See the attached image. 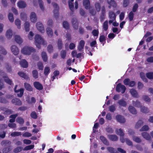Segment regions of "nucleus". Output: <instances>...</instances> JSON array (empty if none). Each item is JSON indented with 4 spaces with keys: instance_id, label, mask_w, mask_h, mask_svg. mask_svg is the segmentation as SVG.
I'll return each mask as SVG.
<instances>
[{
    "instance_id": "1",
    "label": "nucleus",
    "mask_w": 153,
    "mask_h": 153,
    "mask_svg": "<svg viewBox=\"0 0 153 153\" xmlns=\"http://www.w3.org/2000/svg\"><path fill=\"white\" fill-rule=\"evenodd\" d=\"M34 39L36 45L39 48H40V46L39 44H42L43 45H46L47 44L46 42L39 35H36Z\"/></svg>"
},
{
    "instance_id": "2",
    "label": "nucleus",
    "mask_w": 153,
    "mask_h": 153,
    "mask_svg": "<svg viewBox=\"0 0 153 153\" xmlns=\"http://www.w3.org/2000/svg\"><path fill=\"white\" fill-rule=\"evenodd\" d=\"M35 52V50L33 48L28 46L24 47L21 50L22 53L26 55H30L32 53Z\"/></svg>"
},
{
    "instance_id": "3",
    "label": "nucleus",
    "mask_w": 153,
    "mask_h": 153,
    "mask_svg": "<svg viewBox=\"0 0 153 153\" xmlns=\"http://www.w3.org/2000/svg\"><path fill=\"white\" fill-rule=\"evenodd\" d=\"M0 75L2 76V77L4 79L5 81L7 83L10 85L12 84V81L2 71L0 70Z\"/></svg>"
},
{
    "instance_id": "4",
    "label": "nucleus",
    "mask_w": 153,
    "mask_h": 153,
    "mask_svg": "<svg viewBox=\"0 0 153 153\" xmlns=\"http://www.w3.org/2000/svg\"><path fill=\"white\" fill-rule=\"evenodd\" d=\"M116 89L117 91L119 92H121L123 94L125 92L126 90V88L124 85H122L120 83H119L116 86Z\"/></svg>"
},
{
    "instance_id": "5",
    "label": "nucleus",
    "mask_w": 153,
    "mask_h": 153,
    "mask_svg": "<svg viewBox=\"0 0 153 153\" xmlns=\"http://www.w3.org/2000/svg\"><path fill=\"white\" fill-rule=\"evenodd\" d=\"M36 27L38 30L42 33L45 32V29L42 24L40 22H37L36 25Z\"/></svg>"
},
{
    "instance_id": "6",
    "label": "nucleus",
    "mask_w": 153,
    "mask_h": 153,
    "mask_svg": "<svg viewBox=\"0 0 153 153\" xmlns=\"http://www.w3.org/2000/svg\"><path fill=\"white\" fill-rule=\"evenodd\" d=\"M109 16L110 19L109 21V23L110 24H111L115 20L116 15L114 12L110 11L109 14Z\"/></svg>"
},
{
    "instance_id": "7",
    "label": "nucleus",
    "mask_w": 153,
    "mask_h": 153,
    "mask_svg": "<svg viewBox=\"0 0 153 153\" xmlns=\"http://www.w3.org/2000/svg\"><path fill=\"white\" fill-rule=\"evenodd\" d=\"M52 4L54 8L53 10L54 16L56 18H58V12L59 9V7L57 4L55 3L52 2Z\"/></svg>"
},
{
    "instance_id": "8",
    "label": "nucleus",
    "mask_w": 153,
    "mask_h": 153,
    "mask_svg": "<svg viewBox=\"0 0 153 153\" xmlns=\"http://www.w3.org/2000/svg\"><path fill=\"white\" fill-rule=\"evenodd\" d=\"M11 50L13 53L15 55H17L19 53V51L18 47L15 45L11 46Z\"/></svg>"
},
{
    "instance_id": "9",
    "label": "nucleus",
    "mask_w": 153,
    "mask_h": 153,
    "mask_svg": "<svg viewBox=\"0 0 153 153\" xmlns=\"http://www.w3.org/2000/svg\"><path fill=\"white\" fill-rule=\"evenodd\" d=\"M30 19L31 21L32 22L35 23L36 21L37 18L36 14L35 13L32 12L31 13Z\"/></svg>"
},
{
    "instance_id": "10",
    "label": "nucleus",
    "mask_w": 153,
    "mask_h": 153,
    "mask_svg": "<svg viewBox=\"0 0 153 153\" xmlns=\"http://www.w3.org/2000/svg\"><path fill=\"white\" fill-rule=\"evenodd\" d=\"M116 119L117 122L120 123H124L126 121V120L124 117L120 115H117L116 116Z\"/></svg>"
},
{
    "instance_id": "11",
    "label": "nucleus",
    "mask_w": 153,
    "mask_h": 153,
    "mask_svg": "<svg viewBox=\"0 0 153 153\" xmlns=\"http://www.w3.org/2000/svg\"><path fill=\"white\" fill-rule=\"evenodd\" d=\"M120 141L122 143L126 142L128 145L131 146L132 145V142L127 138L124 139L123 137H122L120 138Z\"/></svg>"
},
{
    "instance_id": "12",
    "label": "nucleus",
    "mask_w": 153,
    "mask_h": 153,
    "mask_svg": "<svg viewBox=\"0 0 153 153\" xmlns=\"http://www.w3.org/2000/svg\"><path fill=\"white\" fill-rule=\"evenodd\" d=\"M33 85L36 89L39 90H41L43 88L42 85L38 82H34L33 83Z\"/></svg>"
},
{
    "instance_id": "13",
    "label": "nucleus",
    "mask_w": 153,
    "mask_h": 153,
    "mask_svg": "<svg viewBox=\"0 0 153 153\" xmlns=\"http://www.w3.org/2000/svg\"><path fill=\"white\" fill-rule=\"evenodd\" d=\"M17 85H16L14 88V91L16 92L17 93V96L19 97H21L23 95L24 93V90L21 89L19 90H16Z\"/></svg>"
},
{
    "instance_id": "14",
    "label": "nucleus",
    "mask_w": 153,
    "mask_h": 153,
    "mask_svg": "<svg viewBox=\"0 0 153 153\" xmlns=\"http://www.w3.org/2000/svg\"><path fill=\"white\" fill-rule=\"evenodd\" d=\"M11 142L7 140H4L2 141L1 143V145L3 146H7V147L11 146L10 145Z\"/></svg>"
},
{
    "instance_id": "15",
    "label": "nucleus",
    "mask_w": 153,
    "mask_h": 153,
    "mask_svg": "<svg viewBox=\"0 0 153 153\" xmlns=\"http://www.w3.org/2000/svg\"><path fill=\"white\" fill-rule=\"evenodd\" d=\"M83 4L85 9H88L90 8V3L89 0H83Z\"/></svg>"
},
{
    "instance_id": "16",
    "label": "nucleus",
    "mask_w": 153,
    "mask_h": 153,
    "mask_svg": "<svg viewBox=\"0 0 153 153\" xmlns=\"http://www.w3.org/2000/svg\"><path fill=\"white\" fill-rule=\"evenodd\" d=\"M15 40L16 42L19 44H21L23 42L22 39L19 35H16L15 36Z\"/></svg>"
},
{
    "instance_id": "17",
    "label": "nucleus",
    "mask_w": 153,
    "mask_h": 153,
    "mask_svg": "<svg viewBox=\"0 0 153 153\" xmlns=\"http://www.w3.org/2000/svg\"><path fill=\"white\" fill-rule=\"evenodd\" d=\"M85 44V41L83 40H81L80 41L78 46V49L79 51L82 50L84 48Z\"/></svg>"
},
{
    "instance_id": "18",
    "label": "nucleus",
    "mask_w": 153,
    "mask_h": 153,
    "mask_svg": "<svg viewBox=\"0 0 153 153\" xmlns=\"http://www.w3.org/2000/svg\"><path fill=\"white\" fill-rule=\"evenodd\" d=\"M5 35L7 39L11 38L13 35L12 30L10 29L7 30L6 33Z\"/></svg>"
},
{
    "instance_id": "19",
    "label": "nucleus",
    "mask_w": 153,
    "mask_h": 153,
    "mask_svg": "<svg viewBox=\"0 0 153 153\" xmlns=\"http://www.w3.org/2000/svg\"><path fill=\"white\" fill-rule=\"evenodd\" d=\"M12 103L18 105H20L22 104L21 101L19 99L16 98L13 99L12 100Z\"/></svg>"
},
{
    "instance_id": "20",
    "label": "nucleus",
    "mask_w": 153,
    "mask_h": 153,
    "mask_svg": "<svg viewBox=\"0 0 153 153\" xmlns=\"http://www.w3.org/2000/svg\"><path fill=\"white\" fill-rule=\"evenodd\" d=\"M108 137L111 140L113 141H117L118 137L116 135L109 134L108 135Z\"/></svg>"
},
{
    "instance_id": "21",
    "label": "nucleus",
    "mask_w": 153,
    "mask_h": 153,
    "mask_svg": "<svg viewBox=\"0 0 153 153\" xmlns=\"http://www.w3.org/2000/svg\"><path fill=\"white\" fill-rule=\"evenodd\" d=\"M20 65L22 67L24 68L27 67L28 66L27 62L24 59H22L21 61L20 62Z\"/></svg>"
},
{
    "instance_id": "22",
    "label": "nucleus",
    "mask_w": 153,
    "mask_h": 153,
    "mask_svg": "<svg viewBox=\"0 0 153 153\" xmlns=\"http://www.w3.org/2000/svg\"><path fill=\"white\" fill-rule=\"evenodd\" d=\"M142 135L146 139L149 140L151 139V137L149 134L146 132H143L142 133Z\"/></svg>"
},
{
    "instance_id": "23",
    "label": "nucleus",
    "mask_w": 153,
    "mask_h": 153,
    "mask_svg": "<svg viewBox=\"0 0 153 153\" xmlns=\"http://www.w3.org/2000/svg\"><path fill=\"white\" fill-rule=\"evenodd\" d=\"M107 2L110 5L108 6L109 8H111V6L114 7L116 6V4L113 0H107Z\"/></svg>"
},
{
    "instance_id": "24",
    "label": "nucleus",
    "mask_w": 153,
    "mask_h": 153,
    "mask_svg": "<svg viewBox=\"0 0 153 153\" xmlns=\"http://www.w3.org/2000/svg\"><path fill=\"white\" fill-rule=\"evenodd\" d=\"M130 92L131 95L133 97L136 98H138L139 97L137 91L134 89L130 90Z\"/></svg>"
},
{
    "instance_id": "25",
    "label": "nucleus",
    "mask_w": 153,
    "mask_h": 153,
    "mask_svg": "<svg viewBox=\"0 0 153 153\" xmlns=\"http://www.w3.org/2000/svg\"><path fill=\"white\" fill-rule=\"evenodd\" d=\"M132 104L133 105L137 107L141 108L142 106L141 104L138 100H137L136 101H132Z\"/></svg>"
},
{
    "instance_id": "26",
    "label": "nucleus",
    "mask_w": 153,
    "mask_h": 153,
    "mask_svg": "<svg viewBox=\"0 0 153 153\" xmlns=\"http://www.w3.org/2000/svg\"><path fill=\"white\" fill-rule=\"evenodd\" d=\"M46 31L47 33L50 37H51L53 34V31L52 29L50 27H47L46 29Z\"/></svg>"
},
{
    "instance_id": "27",
    "label": "nucleus",
    "mask_w": 153,
    "mask_h": 153,
    "mask_svg": "<svg viewBox=\"0 0 153 153\" xmlns=\"http://www.w3.org/2000/svg\"><path fill=\"white\" fill-rule=\"evenodd\" d=\"M128 109L130 112L133 114H135L137 113V111L135 108L132 106H129Z\"/></svg>"
},
{
    "instance_id": "28",
    "label": "nucleus",
    "mask_w": 153,
    "mask_h": 153,
    "mask_svg": "<svg viewBox=\"0 0 153 153\" xmlns=\"http://www.w3.org/2000/svg\"><path fill=\"white\" fill-rule=\"evenodd\" d=\"M18 5L20 8H25L26 7V4L25 2L22 1H20L18 3Z\"/></svg>"
},
{
    "instance_id": "29",
    "label": "nucleus",
    "mask_w": 153,
    "mask_h": 153,
    "mask_svg": "<svg viewBox=\"0 0 153 153\" xmlns=\"http://www.w3.org/2000/svg\"><path fill=\"white\" fill-rule=\"evenodd\" d=\"M72 22L74 27L75 29H77L78 27V23L75 19H73L72 20Z\"/></svg>"
},
{
    "instance_id": "30",
    "label": "nucleus",
    "mask_w": 153,
    "mask_h": 153,
    "mask_svg": "<svg viewBox=\"0 0 153 153\" xmlns=\"http://www.w3.org/2000/svg\"><path fill=\"white\" fill-rule=\"evenodd\" d=\"M118 103L120 105L123 107H126L127 105L126 102L123 99L119 100L118 101Z\"/></svg>"
},
{
    "instance_id": "31",
    "label": "nucleus",
    "mask_w": 153,
    "mask_h": 153,
    "mask_svg": "<svg viewBox=\"0 0 153 153\" xmlns=\"http://www.w3.org/2000/svg\"><path fill=\"white\" fill-rule=\"evenodd\" d=\"M18 114H16L13 115H12L10 116V119L9 120V122L11 123H13L15 122L16 118L18 116Z\"/></svg>"
},
{
    "instance_id": "32",
    "label": "nucleus",
    "mask_w": 153,
    "mask_h": 153,
    "mask_svg": "<svg viewBox=\"0 0 153 153\" xmlns=\"http://www.w3.org/2000/svg\"><path fill=\"white\" fill-rule=\"evenodd\" d=\"M143 124V122L142 120H138L136 123L135 127L136 128H140Z\"/></svg>"
},
{
    "instance_id": "33",
    "label": "nucleus",
    "mask_w": 153,
    "mask_h": 153,
    "mask_svg": "<svg viewBox=\"0 0 153 153\" xmlns=\"http://www.w3.org/2000/svg\"><path fill=\"white\" fill-rule=\"evenodd\" d=\"M24 86L25 88L29 91H32L33 90L32 88L30 85L27 83H25L24 84Z\"/></svg>"
},
{
    "instance_id": "34",
    "label": "nucleus",
    "mask_w": 153,
    "mask_h": 153,
    "mask_svg": "<svg viewBox=\"0 0 153 153\" xmlns=\"http://www.w3.org/2000/svg\"><path fill=\"white\" fill-rule=\"evenodd\" d=\"M140 111L143 113H148L149 112V109L147 107L144 106H142L140 108Z\"/></svg>"
},
{
    "instance_id": "35",
    "label": "nucleus",
    "mask_w": 153,
    "mask_h": 153,
    "mask_svg": "<svg viewBox=\"0 0 153 153\" xmlns=\"http://www.w3.org/2000/svg\"><path fill=\"white\" fill-rule=\"evenodd\" d=\"M18 75L25 79H27L28 78V76L24 73L20 72L18 73Z\"/></svg>"
},
{
    "instance_id": "36",
    "label": "nucleus",
    "mask_w": 153,
    "mask_h": 153,
    "mask_svg": "<svg viewBox=\"0 0 153 153\" xmlns=\"http://www.w3.org/2000/svg\"><path fill=\"white\" fill-rule=\"evenodd\" d=\"M100 139L102 142L105 145H108L109 143L106 139L103 136H101Z\"/></svg>"
},
{
    "instance_id": "37",
    "label": "nucleus",
    "mask_w": 153,
    "mask_h": 153,
    "mask_svg": "<svg viewBox=\"0 0 153 153\" xmlns=\"http://www.w3.org/2000/svg\"><path fill=\"white\" fill-rule=\"evenodd\" d=\"M116 131L117 134L120 136H123L124 135V134L123 131V130L121 128L117 129Z\"/></svg>"
},
{
    "instance_id": "38",
    "label": "nucleus",
    "mask_w": 153,
    "mask_h": 153,
    "mask_svg": "<svg viewBox=\"0 0 153 153\" xmlns=\"http://www.w3.org/2000/svg\"><path fill=\"white\" fill-rule=\"evenodd\" d=\"M108 28V22L107 21H105L103 24V28L105 31L107 30Z\"/></svg>"
},
{
    "instance_id": "39",
    "label": "nucleus",
    "mask_w": 153,
    "mask_h": 153,
    "mask_svg": "<svg viewBox=\"0 0 153 153\" xmlns=\"http://www.w3.org/2000/svg\"><path fill=\"white\" fill-rule=\"evenodd\" d=\"M15 23L16 26H17V28L19 29L21 28V21L19 19H16L15 21Z\"/></svg>"
},
{
    "instance_id": "40",
    "label": "nucleus",
    "mask_w": 153,
    "mask_h": 153,
    "mask_svg": "<svg viewBox=\"0 0 153 153\" xmlns=\"http://www.w3.org/2000/svg\"><path fill=\"white\" fill-rule=\"evenodd\" d=\"M42 56L44 61L46 62L47 60V56L46 53L43 52L42 53Z\"/></svg>"
},
{
    "instance_id": "41",
    "label": "nucleus",
    "mask_w": 153,
    "mask_h": 153,
    "mask_svg": "<svg viewBox=\"0 0 153 153\" xmlns=\"http://www.w3.org/2000/svg\"><path fill=\"white\" fill-rule=\"evenodd\" d=\"M21 19L23 21H25L27 19V16L25 13H22L20 14Z\"/></svg>"
},
{
    "instance_id": "42",
    "label": "nucleus",
    "mask_w": 153,
    "mask_h": 153,
    "mask_svg": "<svg viewBox=\"0 0 153 153\" xmlns=\"http://www.w3.org/2000/svg\"><path fill=\"white\" fill-rule=\"evenodd\" d=\"M107 149L108 151L111 153H118L116 150L112 147H108Z\"/></svg>"
},
{
    "instance_id": "43",
    "label": "nucleus",
    "mask_w": 153,
    "mask_h": 153,
    "mask_svg": "<svg viewBox=\"0 0 153 153\" xmlns=\"http://www.w3.org/2000/svg\"><path fill=\"white\" fill-rule=\"evenodd\" d=\"M12 150L11 146L5 148L3 149L2 152L4 153H7Z\"/></svg>"
},
{
    "instance_id": "44",
    "label": "nucleus",
    "mask_w": 153,
    "mask_h": 153,
    "mask_svg": "<svg viewBox=\"0 0 153 153\" xmlns=\"http://www.w3.org/2000/svg\"><path fill=\"white\" fill-rule=\"evenodd\" d=\"M133 140L136 143H140L141 141V139L139 137L134 136L132 137Z\"/></svg>"
},
{
    "instance_id": "45",
    "label": "nucleus",
    "mask_w": 153,
    "mask_h": 153,
    "mask_svg": "<svg viewBox=\"0 0 153 153\" xmlns=\"http://www.w3.org/2000/svg\"><path fill=\"white\" fill-rule=\"evenodd\" d=\"M25 28L26 31L29 30L30 23L28 22H26L24 24Z\"/></svg>"
},
{
    "instance_id": "46",
    "label": "nucleus",
    "mask_w": 153,
    "mask_h": 153,
    "mask_svg": "<svg viewBox=\"0 0 153 153\" xmlns=\"http://www.w3.org/2000/svg\"><path fill=\"white\" fill-rule=\"evenodd\" d=\"M143 100L147 102H149L151 101V99L147 95H144L142 97Z\"/></svg>"
},
{
    "instance_id": "47",
    "label": "nucleus",
    "mask_w": 153,
    "mask_h": 153,
    "mask_svg": "<svg viewBox=\"0 0 153 153\" xmlns=\"http://www.w3.org/2000/svg\"><path fill=\"white\" fill-rule=\"evenodd\" d=\"M22 147L19 146L14 149L13 152L15 153H18L21 152L22 150Z\"/></svg>"
},
{
    "instance_id": "48",
    "label": "nucleus",
    "mask_w": 153,
    "mask_h": 153,
    "mask_svg": "<svg viewBox=\"0 0 153 153\" xmlns=\"http://www.w3.org/2000/svg\"><path fill=\"white\" fill-rule=\"evenodd\" d=\"M21 135V133L20 132H14L11 133L10 135L13 137L18 136Z\"/></svg>"
},
{
    "instance_id": "49",
    "label": "nucleus",
    "mask_w": 153,
    "mask_h": 153,
    "mask_svg": "<svg viewBox=\"0 0 153 153\" xmlns=\"http://www.w3.org/2000/svg\"><path fill=\"white\" fill-rule=\"evenodd\" d=\"M50 71V68L48 67H46L44 69V73L45 76L48 75Z\"/></svg>"
},
{
    "instance_id": "50",
    "label": "nucleus",
    "mask_w": 153,
    "mask_h": 153,
    "mask_svg": "<svg viewBox=\"0 0 153 153\" xmlns=\"http://www.w3.org/2000/svg\"><path fill=\"white\" fill-rule=\"evenodd\" d=\"M149 128L148 126L145 125L143 126L140 129V131H147L149 130Z\"/></svg>"
},
{
    "instance_id": "51",
    "label": "nucleus",
    "mask_w": 153,
    "mask_h": 153,
    "mask_svg": "<svg viewBox=\"0 0 153 153\" xmlns=\"http://www.w3.org/2000/svg\"><path fill=\"white\" fill-rule=\"evenodd\" d=\"M16 121L20 124H22L24 123L23 119L21 117H18L16 119Z\"/></svg>"
},
{
    "instance_id": "52",
    "label": "nucleus",
    "mask_w": 153,
    "mask_h": 153,
    "mask_svg": "<svg viewBox=\"0 0 153 153\" xmlns=\"http://www.w3.org/2000/svg\"><path fill=\"white\" fill-rule=\"evenodd\" d=\"M8 18L9 20L11 22H13L14 21L13 15L12 13H10L8 15Z\"/></svg>"
},
{
    "instance_id": "53",
    "label": "nucleus",
    "mask_w": 153,
    "mask_h": 153,
    "mask_svg": "<svg viewBox=\"0 0 153 153\" xmlns=\"http://www.w3.org/2000/svg\"><path fill=\"white\" fill-rule=\"evenodd\" d=\"M38 2L40 9L42 10H44V8L43 7V2L42 0H38Z\"/></svg>"
},
{
    "instance_id": "54",
    "label": "nucleus",
    "mask_w": 153,
    "mask_h": 153,
    "mask_svg": "<svg viewBox=\"0 0 153 153\" xmlns=\"http://www.w3.org/2000/svg\"><path fill=\"white\" fill-rule=\"evenodd\" d=\"M63 27L66 29H68L69 28V25L68 22L67 21H64L63 23Z\"/></svg>"
},
{
    "instance_id": "55",
    "label": "nucleus",
    "mask_w": 153,
    "mask_h": 153,
    "mask_svg": "<svg viewBox=\"0 0 153 153\" xmlns=\"http://www.w3.org/2000/svg\"><path fill=\"white\" fill-rule=\"evenodd\" d=\"M134 14L132 12H131L129 14L128 17L130 21L133 20L134 18Z\"/></svg>"
},
{
    "instance_id": "56",
    "label": "nucleus",
    "mask_w": 153,
    "mask_h": 153,
    "mask_svg": "<svg viewBox=\"0 0 153 153\" xmlns=\"http://www.w3.org/2000/svg\"><path fill=\"white\" fill-rule=\"evenodd\" d=\"M147 77L150 79H153V72H149L146 74Z\"/></svg>"
},
{
    "instance_id": "57",
    "label": "nucleus",
    "mask_w": 153,
    "mask_h": 153,
    "mask_svg": "<svg viewBox=\"0 0 153 153\" xmlns=\"http://www.w3.org/2000/svg\"><path fill=\"white\" fill-rule=\"evenodd\" d=\"M33 145H30L26 146L24 149V150H27L32 149L33 148Z\"/></svg>"
},
{
    "instance_id": "58",
    "label": "nucleus",
    "mask_w": 153,
    "mask_h": 153,
    "mask_svg": "<svg viewBox=\"0 0 153 153\" xmlns=\"http://www.w3.org/2000/svg\"><path fill=\"white\" fill-rule=\"evenodd\" d=\"M30 116L32 118L34 119H36L37 117V115L36 112L33 111L30 114Z\"/></svg>"
},
{
    "instance_id": "59",
    "label": "nucleus",
    "mask_w": 153,
    "mask_h": 153,
    "mask_svg": "<svg viewBox=\"0 0 153 153\" xmlns=\"http://www.w3.org/2000/svg\"><path fill=\"white\" fill-rule=\"evenodd\" d=\"M0 53L4 55H6L7 53V52L5 49L3 47L0 48Z\"/></svg>"
},
{
    "instance_id": "60",
    "label": "nucleus",
    "mask_w": 153,
    "mask_h": 153,
    "mask_svg": "<svg viewBox=\"0 0 153 153\" xmlns=\"http://www.w3.org/2000/svg\"><path fill=\"white\" fill-rule=\"evenodd\" d=\"M31 136V134L27 132H26L22 134V136L25 137H30Z\"/></svg>"
},
{
    "instance_id": "61",
    "label": "nucleus",
    "mask_w": 153,
    "mask_h": 153,
    "mask_svg": "<svg viewBox=\"0 0 153 153\" xmlns=\"http://www.w3.org/2000/svg\"><path fill=\"white\" fill-rule=\"evenodd\" d=\"M33 36L34 33L30 31L28 35V38L30 40H32Z\"/></svg>"
},
{
    "instance_id": "62",
    "label": "nucleus",
    "mask_w": 153,
    "mask_h": 153,
    "mask_svg": "<svg viewBox=\"0 0 153 153\" xmlns=\"http://www.w3.org/2000/svg\"><path fill=\"white\" fill-rule=\"evenodd\" d=\"M95 7L97 11L99 12L100 9V6L98 3H96L95 4Z\"/></svg>"
},
{
    "instance_id": "63",
    "label": "nucleus",
    "mask_w": 153,
    "mask_h": 153,
    "mask_svg": "<svg viewBox=\"0 0 153 153\" xmlns=\"http://www.w3.org/2000/svg\"><path fill=\"white\" fill-rule=\"evenodd\" d=\"M140 76L142 79L145 82H146L147 79L145 77V74L143 73H140Z\"/></svg>"
},
{
    "instance_id": "64",
    "label": "nucleus",
    "mask_w": 153,
    "mask_h": 153,
    "mask_svg": "<svg viewBox=\"0 0 153 153\" xmlns=\"http://www.w3.org/2000/svg\"><path fill=\"white\" fill-rule=\"evenodd\" d=\"M37 66L39 70H42L43 69V66L42 63L41 62L38 63Z\"/></svg>"
}]
</instances>
